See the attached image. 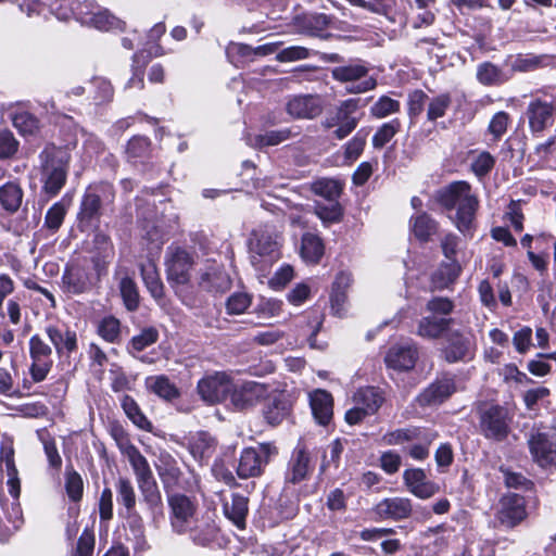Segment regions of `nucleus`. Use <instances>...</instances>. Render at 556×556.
<instances>
[{"label": "nucleus", "mask_w": 556, "mask_h": 556, "mask_svg": "<svg viewBox=\"0 0 556 556\" xmlns=\"http://www.w3.org/2000/svg\"><path fill=\"white\" fill-rule=\"evenodd\" d=\"M231 388V378L224 371L206 375L198 382L197 387L201 399L211 404L224 401Z\"/></svg>", "instance_id": "11"}, {"label": "nucleus", "mask_w": 556, "mask_h": 556, "mask_svg": "<svg viewBox=\"0 0 556 556\" xmlns=\"http://www.w3.org/2000/svg\"><path fill=\"white\" fill-rule=\"evenodd\" d=\"M368 73L369 68L363 61L351 62L331 70L334 80L342 84L351 83V86L346 87L349 93H363L376 88L377 80Z\"/></svg>", "instance_id": "8"}, {"label": "nucleus", "mask_w": 556, "mask_h": 556, "mask_svg": "<svg viewBox=\"0 0 556 556\" xmlns=\"http://www.w3.org/2000/svg\"><path fill=\"white\" fill-rule=\"evenodd\" d=\"M311 191L327 201H336L340 198L343 185L332 178H318L311 184Z\"/></svg>", "instance_id": "41"}, {"label": "nucleus", "mask_w": 556, "mask_h": 556, "mask_svg": "<svg viewBox=\"0 0 556 556\" xmlns=\"http://www.w3.org/2000/svg\"><path fill=\"white\" fill-rule=\"evenodd\" d=\"M90 87L93 88V99L97 103L110 101L113 97V87L111 83L102 77L93 78L90 81Z\"/></svg>", "instance_id": "63"}, {"label": "nucleus", "mask_w": 556, "mask_h": 556, "mask_svg": "<svg viewBox=\"0 0 556 556\" xmlns=\"http://www.w3.org/2000/svg\"><path fill=\"white\" fill-rule=\"evenodd\" d=\"M251 305V296L244 292H236L230 295L226 303L228 314H242Z\"/></svg>", "instance_id": "64"}, {"label": "nucleus", "mask_w": 556, "mask_h": 556, "mask_svg": "<svg viewBox=\"0 0 556 556\" xmlns=\"http://www.w3.org/2000/svg\"><path fill=\"white\" fill-rule=\"evenodd\" d=\"M526 517L525 500L522 496L510 493L501 500L498 518L507 527H514Z\"/></svg>", "instance_id": "22"}, {"label": "nucleus", "mask_w": 556, "mask_h": 556, "mask_svg": "<svg viewBox=\"0 0 556 556\" xmlns=\"http://www.w3.org/2000/svg\"><path fill=\"white\" fill-rule=\"evenodd\" d=\"M125 519L128 540L134 542L136 551H146L148 548V542L143 518L134 509L127 511Z\"/></svg>", "instance_id": "26"}, {"label": "nucleus", "mask_w": 556, "mask_h": 556, "mask_svg": "<svg viewBox=\"0 0 556 556\" xmlns=\"http://www.w3.org/2000/svg\"><path fill=\"white\" fill-rule=\"evenodd\" d=\"M401 104L397 100L382 96L370 108V113L376 118H384L400 111Z\"/></svg>", "instance_id": "54"}, {"label": "nucleus", "mask_w": 556, "mask_h": 556, "mask_svg": "<svg viewBox=\"0 0 556 556\" xmlns=\"http://www.w3.org/2000/svg\"><path fill=\"white\" fill-rule=\"evenodd\" d=\"M193 543L202 546L208 545L217 538L218 528L211 519L195 518V522L187 532Z\"/></svg>", "instance_id": "30"}, {"label": "nucleus", "mask_w": 556, "mask_h": 556, "mask_svg": "<svg viewBox=\"0 0 556 556\" xmlns=\"http://www.w3.org/2000/svg\"><path fill=\"white\" fill-rule=\"evenodd\" d=\"M92 16L93 17L88 26L100 31H124L126 29V23L111 13L108 9L99 7Z\"/></svg>", "instance_id": "33"}, {"label": "nucleus", "mask_w": 556, "mask_h": 556, "mask_svg": "<svg viewBox=\"0 0 556 556\" xmlns=\"http://www.w3.org/2000/svg\"><path fill=\"white\" fill-rule=\"evenodd\" d=\"M323 240L314 233L306 232L302 236L301 256L306 263L316 264L324 255Z\"/></svg>", "instance_id": "36"}, {"label": "nucleus", "mask_w": 556, "mask_h": 556, "mask_svg": "<svg viewBox=\"0 0 556 556\" xmlns=\"http://www.w3.org/2000/svg\"><path fill=\"white\" fill-rule=\"evenodd\" d=\"M18 141L9 129L0 130V159L12 157L18 151Z\"/></svg>", "instance_id": "61"}, {"label": "nucleus", "mask_w": 556, "mask_h": 556, "mask_svg": "<svg viewBox=\"0 0 556 556\" xmlns=\"http://www.w3.org/2000/svg\"><path fill=\"white\" fill-rule=\"evenodd\" d=\"M413 230L420 241H428L437 230V223L429 215L422 213L415 217Z\"/></svg>", "instance_id": "52"}, {"label": "nucleus", "mask_w": 556, "mask_h": 556, "mask_svg": "<svg viewBox=\"0 0 556 556\" xmlns=\"http://www.w3.org/2000/svg\"><path fill=\"white\" fill-rule=\"evenodd\" d=\"M455 391V386L451 379H442L431 383L418 396V402L422 406H432L443 403Z\"/></svg>", "instance_id": "24"}, {"label": "nucleus", "mask_w": 556, "mask_h": 556, "mask_svg": "<svg viewBox=\"0 0 556 556\" xmlns=\"http://www.w3.org/2000/svg\"><path fill=\"white\" fill-rule=\"evenodd\" d=\"M412 511V501L407 497L400 496L384 498L375 507V513L382 519H406L410 517Z\"/></svg>", "instance_id": "21"}, {"label": "nucleus", "mask_w": 556, "mask_h": 556, "mask_svg": "<svg viewBox=\"0 0 556 556\" xmlns=\"http://www.w3.org/2000/svg\"><path fill=\"white\" fill-rule=\"evenodd\" d=\"M435 438V432L419 429L415 441H410V445L405 450L412 458L424 460L429 456V447Z\"/></svg>", "instance_id": "37"}, {"label": "nucleus", "mask_w": 556, "mask_h": 556, "mask_svg": "<svg viewBox=\"0 0 556 556\" xmlns=\"http://www.w3.org/2000/svg\"><path fill=\"white\" fill-rule=\"evenodd\" d=\"M545 55H519L513 63V68L518 72H531L543 65L546 61Z\"/></svg>", "instance_id": "60"}, {"label": "nucleus", "mask_w": 556, "mask_h": 556, "mask_svg": "<svg viewBox=\"0 0 556 556\" xmlns=\"http://www.w3.org/2000/svg\"><path fill=\"white\" fill-rule=\"evenodd\" d=\"M51 348L42 339L35 334L29 340V354L31 365L29 372L34 382H41L46 379L51 369Z\"/></svg>", "instance_id": "13"}, {"label": "nucleus", "mask_w": 556, "mask_h": 556, "mask_svg": "<svg viewBox=\"0 0 556 556\" xmlns=\"http://www.w3.org/2000/svg\"><path fill=\"white\" fill-rule=\"evenodd\" d=\"M146 387L149 391L167 401L179 395L176 386L164 375L148 377L146 379Z\"/></svg>", "instance_id": "38"}, {"label": "nucleus", "mask_w": 556, "mask_h": 556, "mask_svg": "<svg viewBox=\"0 0 556 556\" xmlns=\"http://www.w3.org/2000/svg\"><path fill=\"white\" fill-rule=\"evenodd\" d=\"M151 59L152 53L146 48L134 53L131 58L132 75L125 85L126 89L137 88L142 90L144 88V70Z\"/></svg>", "instance_id": "28"}, {"label": "nucleus", "mask_w": 556, "mask_h": 556, "mask_svg": "<svg viewBox=\"0 0 556 556\" xmlns=\"http://www.w3.org/2000/svg\"><path fill=\"white\" fill-rule=\"evenodd\" d=\"M359 106V99H348L342 101L334 113V117L338 124L357 122L358 118L354 116V113Z\"/></svg>", "instance_id": "56"}, {"label": "nucleus", "mask_w": 556, "mask_h": 556, "mask_svg": "<svg viewBox=\"0 0 556 556\" xmlns=\"http://www.w3.org/2000/svg\"><path fill=\"white\" fill-rule=\"evenodd\" d=\"M23 195V189L14 181H9L0 187V204L10 214L18 211Z\"/></svg>", "instance_id": "34"}, {"label": "nucleus", "mask_w": 556, "mask_h": 556, "mask_svg": "<svg viewBox=\"0 0 556 556\" xmlns=\"http://www.w3.org/2000/svg\"><path fill=\"white\" fill-rule=\"evenodd\" d=\"M435 199L446 210L456 208L455 225L460 232L470 231L479 201L471 192V186L468 182L454 181L438 190Z\"/></svg>", "instance_id": "1"}, {"label": "nucleus", "mask_w": 556, "mask_h": 556, "mask_svg": "<svg viewBox=\"0 0 556 556\" xmlns=\"http://www.w3.org/2000/svg\"><path fill=\"white\" fill-rule=\"evenodd\" d=\"M472 336L469 332L448 330L446 333V346L443 355L446 362L456 363L470 358L472 355Z\"/></svg>", "instance_id": "14"}, {"label": "nucleus", "mask_w": 556, "mask_h": 556, "mask_svg": "<svg viewBox=\"0 0 556 556\" xmlns=\"http://www.w3.org/2000/svg\"><path fill=\"white\" fill-rule=\"evenodd\" d=\"M137 484L150 511L152 522L157 527L159 522L164 519V504L157 482L154 476H150L137 481Z\"/></svg>", "instance_id": "15"}, {"label": "nucleus", "mask_w": 556, "mask_h": 556, "mask_svg": "<svg viewBox=\"0 0 556 556\" xmlns=\"http://www.w3.org/2000/svg\"><path fill=\"white\" fill-rule=\"evenodd\" d=\"M13 126L22 135H33L39 128L38 119L29 112L22 111L12 116Z\"/></svg>", "instance_id": "53"}, {"label": "nucleus", "mask_w": 556, "mask_h": 556, "mask_svg": "<svg viewBox=\"0 0 556 556\" xmlns=\"http://www.w3.org/2000/svg\"><path fill=\"white\" fill-rule=\"evenodd\" d=\"M329 23L330 20L326 14H313L305 18L304 29L311 36L329 39L332 35L325 33Z\"/></svg>", "instance_id": "47"}, {"label": "nucleus", "mask_w": 556, "mask_h": 556, "mask_svg": "<svg viewBox=\"0 0 556 556\" xmlns=\"http://www.w3.org/2000/svg\"><path fill=\"white\" fill-rule=\"evenodd\" d=\"M117 501L126 510H134L136 506V493L129 479L119 477L115 484Z\"/></svg>", "instance_id": "49"}, {"label": "nucleus", "mask_w": 556, "mask_h": 556, "mask_svg": "<svg viewBox=\"0 0 556 556\" xmlns=\"http://www.w3.org/2000/svg\"><path fill=\"white\" fill-rule=\"evenodd\" d=\"M169 508V525L173 532L186 534L195 522L199 504L194 496L176 491L166 493Z\"/></svg>", "instance_id": "5"}, {"label": "nucleus", "mask_w": 556, "mask_h": 556, "mask_svg": "<svg viewBox=\"0 0 556 556\" xmlns=\"http://www.w3.org/2000/svg\"><path fill=\"white\" fill-rule=\"evenodd\" d=\"M462 271L458 261L446 260L432 276L435 288L443 289L453 283Z\"/></svg>", "instance_id": "40"}, {"label": "nucleus", "mask_w": 556, "mask_h": 556, "mask_svg": "<svg viewBox=\"0 0 556 556\" xmlns=\"http://www.w3.org/2000/svg\"><path fill=\"white\" fill-rule=\"evenodd\" d=\"M195 264L194 255L178 245H169L165 254L166 274L169 281L186 285Z\"/></svg>", "instance_id": "9"}, {"label": "nucleus", "mask_w": 556, "mask_h": 556, "mask_svg": "<svg viewBox=\"0 0 556 556\" xmlns=\"http://www.w3.org/2000/svg\"><path fill=\"white\" fill-rule=\"evenodd\" d=\"M452 321V318L424 317L418 325V334L429 339L438 338L450 330Z\"/></svg>", "instance_id": "42"}, {"label": "nucleus", "mask_w": 556, "mask_h": 556, "mask_svg": "<svg viewBox=\"0 0 556 556\" xmlns=\"http://www.w3.org/2000/svg\"><path fill=\"white\" fill-rule=\"evenodd\" d=\"M268 389L265 384L248 381L235 389L231 393V403L237 409H245L254 406L267 396Z\"/></svg>", "instance_id": "19"}, {"label": "nucleus", "mask_w": 556, "mask_h": 556, "mask_svg": "<svg viewBox=\"0 0 556 556\" xmlns=\"http://www.w3.org/2000/svg\"><path fill=\"white\" fill-rule=\"evenodd\" d=\"M309 403L315 419L320 425H328L333 414V399L325 390L317 389L309 394Z\"/></svg>", "instance_id": "25"}, {"label": "nucleus", "mask_w": 556, "mask_h": 556, "mask_svg": "<svg viewBox=\"0 0 556 556\" xmlns=\"http://www.w3.org/2000/svg\"><path fill=\"white\" fill-rule=\"evenodd\" d=\"M140 273L142 280L150 292L151 296L155 300H161L164 296V286L161 281L156 265L153 261L148 260L140 264Z\"/></svg>", "instance_id": "32"}, {"label": "nucleus", "mask_w": 556, "mask_h": 556, "mask_svg": "<svg viewBox=\"0 0 556 556\" xmlns=\"http://www.w3.org/2000/svg\"><path fill=\"white\" fill-rule=\"evenodd\" d=\"M315 214L328 226L341 222L343 208L338 200L328 201V204L316 203Z\"/></svg>", "instance_id": "46"}, {"label": "nucleus", "mask_w": 556, "mask_h": 556, "mask_svg": "<svg viewBox=\"0 0 556 556\" xmlns=\"http://www.w3.org/2000/svg\"><path fill=\"white\" fill-rule=\"evenodd\" d=\"M403 482L414 496L427 500L440 491L439 484L429 480L424 469L409 468L403 472Z\"/></svg>", "instance_id": "16"}, {"label": "nucleus", "mask_w": 556, "mask_h": 556, "mask_svg": "<svg viewBox=\"0 0 556 556\" xmlns=\"http://www.w3.org/2000/svg\"><path fill=\"white\" fill-rule=\"evenodd\" d=\"M4 464L7 468L8 473V488L9 493L12 495L13 501H18L20 494H21V484L20 479L17 477V470L15 468L14 459H13V453L9 452L4 457Z\"/></svg>", "instance_id": "55"}, {"label": "nucleus", "mask_w": 556, "mask_h": 556, "mask_svg": "<svg viewBox=\"0 0 556 556\" xmlns=\"http://www.w3.org/2000/svg\"><path fill=\"white\" fill-rule=\"evenodd\" d=\"M99 334L108 342L114 343L121 334L119 320L110 316L105 317L98 327Z\"/></svg>", "instance_id": "58"}, {"label": "nucleus", "mask_w": 556, "mask_h": 556, "mask_svg": "<svg viewBox=\"0 0 556 556\" xmlns=\"http://www.w3.org/2000/svg\"><path fill=\"white\" fill-rule=\"evenodd\" d=\"M481 434L493 441H504L510 431L513 415L498 404L481 403L477 408Z\"/></svg>", "instance_id": "3"}, {"label": "nucleus", "mask_w": 556, "mask_h": 556, "mask_svg": "<svg viewBox=\"0 0 556 556\" xmlns=\"http://www.w3.org/2000/svg\"><path fill=\"white\" fill-rule=\"evenodd\" d=\"M46 332L59 354L70 351V331L67 329L62 331L55 326H48Z\"/></svg>", "instance_id": "59"}, {"label": "nucleus", "mask_w": 556, "mask_h": 556, "mask_svg": "<svg viewBox=\"0 0 556 556\" xmlns=\"http://www.w3.org/2000/svg\"><path fill=\"white\" fill-rule=\"evenodd\" d=\"M291 137V130L283 128L279 130H267L264 134L250 136L248 138L249 146L257 149L265 147L278 146Z\"/></svg>", "instance_id": "39"}, {"label": "nucleus", "mask_w": 556, "mask_h": 556, "mask_svg": "<svg viewBox=\"0 0 556 556\" xmlns=\"http://www.w3.org/2000/svg\"><path fill=\"white\" fill-rule=\"evenodd\" d=\"M121 405L126 416L132 421L135 426L142 430H151V422L148 420L137 402L131 396L127 394L123 395L121 399Z\"/></svg>", "instance_id": "43"}, {"label": "nucleus", "mask_w": 556, "mask_h": 556, "mask_svg": "<svg viewBox=\"0 0 556 556\" xmlns=\"http://www.w3.org/2000/svg\"><path fill=\"white\" fill-rule=\"evenodd\" d=\"M400 128L401 123L397 118L384 123L374 135L372 146L377 149H381L400 131Z\"/></svg>", "instance_id": "51"}, {"label": "nucleus", "mask_w": 556, "mask_h": 556, "mask_svg": "<svg viewBox=\"0 0 556 556\" xmlns=\"http://www.w3.org/2000/svg\"><path fill=\"white\" fill-rule=\"evenodd\" d=\"M224 514L239 529L245 528V519L249 511L248 498L241 494H232L231 502L224 503Z\"/></svg>", "instance_id": "31"}, {"label": "nucleus", "mask_w": 556, "mask_h": 556, "mask_svg": "<svg viewBox=\"0 0 556 556\" xmlns=\"http://www.w3.org/2000/svg\"><path fill=\"white\" fill-rule=\"evenodd\" d=\"M477 78L483 85H497L502 81V73L497 66L486 62L479 65Z\"/></svg>", "instance_id": "62"}, {"label": "nucleus", "mask_w": 556, "mask_h": 556, "mask_svg": "<svg viewBox=\"0 0 556 556\" xmlns=\"http://www.w3.org/2000/svg\"><path fill=\"white\" fill-rule=\"evenodd\" d=\"M101 200L97 188H89L83 199L80 212L78 214L79 225L86 228L100 215Z\"/></svg>", "instance_id": "29"}, {"label": "nucleus", "mask_w": 556, "mask_h": 556, "mask_svg": "<svg viewBox=\"0 0 556 556\" xmlns=\"http://www.w3.org/2000/svg\"><path fill=\"white\" fill-rule=\"evenodd\" d=\"M556 435L538 432L529 440L530 452L534 460L542 467L556 460Z\"/></svg>", "instance_id": "20"}, {"label": "nucleus", "mask_w": 556, "mask_h": 556, "mask_svg": "<svg viewBox=\"0 0 556 556\" xmlns=\"http://www.w3.org/2000/svg\"><path fill=\"white\" fill-rule=\"evenodd\" d=\"M417 357L418 353L415 345H395L389 350L386 363L390 368L406 371L414 368Z\"/></svg>", "instance_id": "23"}, {"label": "nucleus", "mask_w": 556, "mask_h": 556, "mask_svg": "<svg viewBox=\"0 0 556 556\" xmlns=\"http://www.w3.org/2000/svg\"><path fill=\"white\" fill-rule=\"evenodd\" d=\"M526 116L530 132L534 137H539L554 124L556 116V100H545L533 98L526 109Z\"/></svg>", "instance_id": "10"}, {"label": "nucleus", "mask_w": 556, "mask_h": 556, "mask_svg": "<svg viewBox=\"0 0 556 556\" xmlns=\"http://www.w3.org/2000/svg\"><path fill=\"white\" fill-rule=\"evenodd\" d=\"M123 455L128 459L134 470L136 481L153 476L152 469L147 458L140 453V451L136 446H132Z\"/></svg>", "instance_id": "45"}, {"label": "nucleus", "mask_w": 556, "mask_h": 556, "mask_svg": "<svg viewBox=\"0 0 556 556\" xmlns=\"http://www.w3.org/2000/svg\"><path fill=\"white\" fill-rule=\"evenodd\" d=\"M189 450L194 459L205 462L215 451V440L207 432H198L190 441Z\"/></svg>", "instance_id": "35"}, {"label": "nucleus", "mask_w": 556, "mask_h": 556, "mask_svg": "<svg viewBox=\"0 0 556 556\" xmlns=\"http://www.w3.org/2000/svg\"><path fill=\"white\" fill-rule=\"evenodd\" d=\"M383 392L376 387L359 388L353 395V402L369 415L376 414L384 403Z\"/></svg>", "instance_id": "27"}, {"label": "nucleus", "mask_w": 556, "mask_h": 556, "mask_svg": "<svg viewBox=\"0 0 556 556\" xmlns=\"http://www.w3.org/2000/svg\"><path fill=\"white\" fill-rule=\"evenodd\" d=\"M119 291L125 307L129 312L136 311L140 299L136 282L129 277H124L119 282Z\"/></svg>", "instance_id": "48"}, {"label": "nucleus", "mask_w": 556, "mask_h": 556, "mask_svg": "<svg viewBox=\"0 0 556 556\" xmlns=\"http://www.w3.org/2000/svg\"><path fill=\"white\" fill-rule=\"evenodd\" d=\"M197 285L199 289L208 293H224L230 289L231 278L224 265L210 263L198 271Z\"/></svg>", "instance_id": "12"}, {"label": "nucleus", "mask_w": 556, "mask_h": 556, "mask_svg": "<svg viewBox=\"0 0 556 556\" xmlns=\"http://www.w3.org/2000/svg\"><path fill=\"white\" fill-rule=\"evenodd\" d=\"M165 31L166 26L163 22L156 23L148 31L146 46H151V48L147 50L152 53V56H162L165 54L163 47L156 43Z\"/></svg>", "instance_id": "57"}, {"label": "nucleus", "mask_w": 556, "mask_h": 556, "mask_svg": "<svg viewBox=\"0 0 556 556\" xmlns=\"http://www.w3.org/2000/svg\"><path fill=\"white\" fill-rule=\"evenodd\" d=\"M282 233L275 226L264 224L251 232L249 239L250 261L260 271L267 270L281 256Z\"/></svg>", "instance_id": "2"}, {"label": "nucleus", "mask_w": 556, "mask_h": 556, "mask_svg": "<svg viewBox=\"0 0 556 556\" xmlns=\"http://www.w3.org/2000/svg\"><path fill=\"white\" fill-rule=\"evenodd\" d=\"M452 104V97L450 93H440L432 98L428 103L427 118L430 122H434L440 117H443Z\"/></svg>", "instance_id": "50"}, {"label": "nucleus", "mask_w": 556, "mask_h": 556, "mask_svg": "<svg viewBox=\"0 0 556 556\" xmlns=\"http://www.w3.org/2000/svg\"><path fill=\"white\" fill-rule=\"evenodd\" d=\"M313 467L311 456L305 446L298 445L288 463L285 473L286 482L298 484L308 478Z\"/></svg>", "instance_id": "18"}, {"label": "nucleus", "mask_w": 556, "mask_h": 556, "mask_svg": "<svg viewBox=\"0 0 556 556\" xmlns=\"http://www.w3.org/2000/svg\"><path fill=\"white\" fill-rule=\"evenodd\" d=\"M277 454L278 448L271 442L258 443L255 446L243 448L238 460V477L249 479L262 476Z\"/></svg>", "instance_id": "4"}, {"label": "nucleus", "mask_w": 556, "mask_h": 556, "mask_svg": "<svg viewBox=\"0 0 556 556\" xmlns=\"http://www.w3.org/2000/svg\"><path fill=\"white\" fill-rule=\"evenodd\" d=\"M154 466L166 493L177 489L191 491L198 484V478L193 473L191 478H184L177 459L167 451L159 453Z\"/></svg>", "instance_id": "7"}, {"label": "nucleus", "mask_w": 556, "mask_h": 556, "mask_svg": "<svg viewBox=\"0 0 556 556\" xmlns=\"http://www.w3.org/2000/svg\"><path fill=\"white\" fill-rule=\"evenodd\" d=\"M58 149H45L40 153L42 190L49 195H55L67 179V160H64Z\"/></svg>", "instance_id": "6"}, {"label": "nucleus", "mask_w": 556, "mask_h": 556, "mask_svg": "<svg viewBox=\"0 0 556 556\" xmlns=\"http://www.w3.org/2000/svg\"><path fill=\"white\" fill-rule=\"evenodd\" d=\"M286 110L293 118L312 119L321 114L323 102L318 96H294L287 102Z\"/></svg>", "instance_id": "17"}, {"label": "nucleus", "mask_w": 556, "mask_h": 556, "mask_svg": "<svg viewBox=\"0 0 556 556\" xmlns=\"http://www.w3.org/2000/svg\"><path fill=\"white\" fill-rule=\"evenodd\" d=\"M350 285V276L341 273L337 276L330 295L331 308L336 315L341 316L346 301L345 290Z\"/></svg>", "instance_id": "44"}]
</instances>
